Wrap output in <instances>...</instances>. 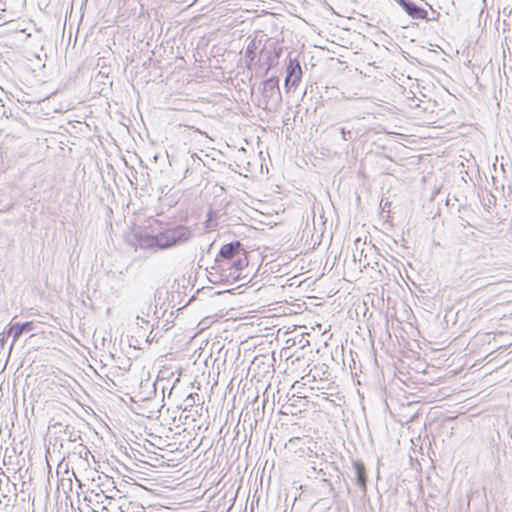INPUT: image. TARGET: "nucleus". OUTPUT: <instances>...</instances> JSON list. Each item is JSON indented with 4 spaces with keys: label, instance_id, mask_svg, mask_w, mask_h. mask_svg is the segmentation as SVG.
Here are the masks:
<instances>
[{
    "label": "nucleus",
    "instance_id": "f257e3e1",
    "mask_svg": "<svg viewBox=\"0 0 512 512\" xmlns=\"http://www.w3.org/2000/svg\"><path fill=\"white\" fill-rule=\"evenodd\" d=\"M191 237L192 231L189 227L178 225L156 235L145 234L140 238V246L143 248L168 249L188 242Z\"/></svg>",
    "mask_w": 512,
    "mask_h": 512
},
{
    "label": "nucleus",
    "instance_id": "f03ea898",
    "mask_svg": "<svg viewBox=\"0 0 512 512\" xmlns=\"http://www.w3.org/2000/svg\"><path fill=\"white\" fill-rule=\"evenodd\" d=\"M248 265V258L246 251L243 250L242 254H238L234 259L229 262H224V264H217V266H212V270H216L215 278L211 279L214 282H228L232 279L233 282H236L240 279V275L242 270Z\"/></svg>",
    "mask_w": 512,
    "mask_h": 512
},
{
    "label": "nucleus",
    "instance_id": "7ed1b4c3",
    "mask_svg": "<svg viewBox=\"0 0 512 512\" xmlns=\"http://www.w3.org/2000/svg\"><path fill=\"white\" fill-rule=\"evenodd\" d=\"M261 85V95L265 106L269 104L278 105L281 103L282 96L278 76H271L265 79Z\"/></svg>",
    "mask_w": 512,
    "mask_h": 512
},
{
    "label": "nucleus",
    "instance_id": "20e7f679",
    "mask_svg": "<svg viewBox=\"0 0 512 512\" xmlns=\"http://www.w3.org/2000/svg\"><path fill=\"white\" fill-rule=\"evenodd\" d=\"M243 250V245L238 240L224 244L215 257L213 266H217V264H224V262H229L238 254H242Z\"/></svg>",
    "mask_w": 512,
    "mask_h": 512
},
{
    "label": "nucleus",
    "instance_id": "39448f33",
    "mask_svg": "<svg viewBox=\"0 0 512 512\" xmlns=\"http://www.w3.org/2000/svg\"><path fill=\"white\" fill-rule=\"evenodd\" d=\"M302 79V68L296 58H290L286 66L284 86L286 90L296 88Z\"/></svg>",
    "mask_w": 512,
    "mask_h": 512
},
{
    "label": "nucleus",
    "instance_id": "423d86ee",
    "mask_svg": "<svg viewBox=\"0 0 512 512\" xmlns=\"http://www.w3.org/2000/svg\"><path fill=\"white\" fill-rule=\"evenodd\" d=\"M400 7L406 12L408 16L413 19L430 20L427 11L414 3L412 0H396Z\"/></svg>",
    "mask_w": 512,
    "mask_h": 512
},
{
    "label": "nucleus",
    "instance_id": "0eeeda50",
    "mask_svg": "<svg viewBox=\"0 0 512 512\" xmlns=\"http://www.w3.org/2000/svg\"><path fill=\"white\" fill-rule=\"evenodd\" d=\"M34 328L35 324L32 321L12 324L10 328L7 330V336H12L13 338L12 343L10 345V350L23 333L31 332L34 330Z\"/></svg>",
    "mask_w": 512,
    "mask_h": 512
},
{
    "label": "nucleus",
    "instance_id": "6e6552de",
    "mask_svg": "<svg viewBox=\"0 0 512 512\" xmlns=\"http://www.w3.org/2000/svg\"><path fill=\"white\" fill-rule=\"evenodd\" d=\"M353 470L357 486L365 494L367 491V475L366 469L362 461H353Z\"/></svg>",
    "mask_w": 512,
    "mask_h": 512
},
{
    "label": "nucleus",
    "instance_id": "1a4fd4ad",
    "mask_svg": "<svg viewBox=\"0 0 512 512\" xmlns=\"http://www.w3.org/2000/svg\"><path fill=\"white\" fill-rule=\"evenodd\" d=\"M261 45H262V40L257 39L256 37L251 39L250 42L248 43L246 50H245V55H244L246 67L248 69H251V64L253 63V61L256 58V52L260 48Z\"/></svg>",
    "mask_w": 512,
    "mask_h": 512
},
{
    "label": "nucleus",
    "instance_id": "9d476101",
    "mask_svg": "<svg viewBox=\"0 0 512 512\" xmlns=\"http://www.w3.org/2000/svg\"><path fill=\"white\" fill-rule=\"evenodd\" d=\"M280 52L281 50L275 51L274 53H272L271 51L268 52V55L266 56L264 61V65L266 66L265 74H267L269 70H271L274 66L277 65L278 59L280 57Z\"/></svg>",
    "mask_w": 512,
    "mask_h": 512
},
{
    "label": "nucleus",
    "instance_id": "9b49d317",
    "mask_svg": "<svg viewBox=\"0 0 512 512\" xmlns=\"http://www.w3.org/2000/svg\"><path fill=\"white\" fill-rule=\"evenodd\" d=\"M339 132L344 141H349L353 139V132L351 130H347L345 127H341L339 129Z\"/></svg>",
    "mask_w": 512,
    "mask_h": 512
},
{
    "label": "nucleus",
    "instance_id": "f8f14e48",
    "mask_svg": "<svg viewBox=\"0 0 512 512\" xmlns=\"http://www.w3.org/2000/svg\"><path fill=\"white\" fill-rule=\"evenodd\" d=\"M66 434H68V439L71 442H76L78 439H81L79 433L74 431L73 429L70 432L66 431Z\"/></svg>",
    "mask_w": 512,
    "mask_h": 512
},
{
    "label": "nucleus",
    "instance_id": "ddd939ff",
    "mask_svg": "<svg viewBox=\"0 0 512 512\" xmlns=\"http://www.w3.org/2000/svg\"><path fill=\"white\" fill-rule=\"evenodd\" d=\"M79 448H80V450L78 453H79L80 457H84L85 459H87V456L90 454V451L87 448V446L80 444Z\"/></svg>",
    "mask_w": 512,
    "mask_h": 512
},
{
    "label": "nucleus",
    "instance_id": "4468645a",
    "mask_svg": "<svg viewBox=\"0 0 512 512\" xmlns=\"http://www.w3.org/2000/svg\"><path fill=\"white\" fill-rule=\"evenodd\" d=\"M8 337L9 336H7V331H3L2 333H0V345H1V347L4 346V343L6 342Z\"/></svg>",
    "mask_w": 512,
    "mask_h": 512
},
{
    "label": "nucleus",
    "instance_id": "2eb2a0df",
    "mask_svg": "<svg viewBox=\"0 0 512 512\" xmlns=\"http://www.w3.org/2000/svg\"><path fill=\"white\" fill-rule=\"evenodd\" d=\"M208 272H209V276H208L209 281H210L211 283H213V284H217L218 282H214V281H212V280H211V279H216V278H215V275H214V274H212V273H216V270H212V269H211V271H208Z\"/></svg>",
    "mask_w": 512,
    "mask_h": 512
},
{
    "label": "nucleus",
    "instance_id": "dca6fc26",
    "mask_svg": "<svg viewBox=\"0 0 512 512\" xmlns=\"http://www.w3.org/2000/svg\"><path fill=\"white\" fill-rule=\"evenodd\" d=\"M149 385H151V387L153 388V391L149 392V394H152V393L155 394L156 393V382L150 383L149 381H147L144 386L146 387Z\"/></svg>",
    "mask_w": 512,
    "mask_h": 512
},
{
    "label": "nucleus",
    "instance_id": "f3484780",
    "mask_svg": "<svg viewBox=\"0 0 512 512\" xmlns=\"http://www.w3.org/2000/svg\"><path fill=\"white\" fill-rule=\"evenodd\" d=\"M464 227L470 226V223L468 221H465V223L462 224Z\"/></svg>",
    "mask_w": 512,
    "mask_h": 512
},
{
    "label": "nucleus",
    "instance_id": "a211bd4d",
    "mask_svg": "<svg viewBox=\"0 0 512 512\" xmlns=\"http://www.w3.org/2000/svg\"><path fill=\"white\" fill-rule=\"evenodd\" d=\"M149 339H152V336H149L148 338H146V341H150Z\"/></svg>",
    "mask_w": 512,
    "mask_h": 512
},
{
    "label": "nucleus",
    "instance_id": "6ab92c4d",
    "mask_svg": "<svg viewBox=\"0 0 512 512\" xmlns=\"http://www.w3.org/2000/svg\"><path fill=\"white\" fill-rule=\"evenodd\" d=\"M149 339H152V336H149L148 338H146V341H150Z\"/></svg>",
    "mask_w": 512,
    "mask_h": 512
}]
</instances>
